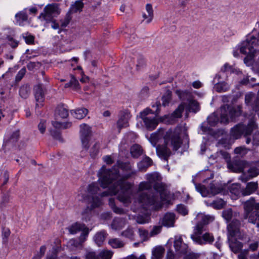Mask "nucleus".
Here are the masks:
<instances>
[{"mask_svg":"<svg viewBox=\"0 0 259 259\" xmlns=\"http://www.w3.org/2000/svg\"><path fill=\"white\" fill-rule=\"evenodd\" d=\"M117 166H114L111 169H106L103 166L98 172L101 186L106 188L114 181L119 178L118 180L113 184L110 189V194H117L118 199L124 203L131 202L132 195V184L126 180L136 174L132 169L129 162L118 161Z\"/></svg>","mask_w":259,"mask_h":259,"instance_id":"obj_1","label":"nucleus"},{"mask_svg":"<svg viewBox=\"0 0 259 259\" xmlns=\"http://www.w3.org/2000/svg\"><path fill=\"white\" fill-rule=\"evenodd\" d=\"M112 186L113 185H112L107 190L99 193V191H100V188L97 183H93L89 185L88 192L89 194L92 196V204L91 208L88 207L82 212V220L86 222L89 220L91 210L101 205L102 202L100 197H103L108 195H115L110 194V189Z\"/></svg>","mask_w":259,"mask_h":259,"instance_id":"obj_2","label":"nucleus"},{"mask_svg":"<svg viewBox=\"0 0 259 259\" xmlns=\"http://www.w3.org/2000/svg\"><path fill=\"white\" fill-rule=\"evenodd\" d=\"M257 128V125L256 124L254 118H251L247 125L239 123L231 128L232 136L237 139L243 135L245 138V143L249 144L251 139L249 137L251 133Z\"/></svg>","mask_w":259,"mask_h":259,"instance_id":"obj_3","label":"nucleus"},{"mask_svg":"<svg viewBox=\"0 0 259 259\" xmlns=\"http://www.w3.org/2000/svg\"><path fill=\"white\" fill-rule=\"evenodd\" d=\"M258 41L253 37H247L245 40L243 41L239 47L241 53L246 55L244 59V63L247 66H250L252 64L256 49L255 48L257 46L256 45Z\"/></svg>","mask_w":259,"mask_h":259,"instance_id":"obj_4","label":"nucleus"},{"mask_svg":"<svg viewBox=\"0 0 259 259\" xmlns=\"http://www.w3.org/2000/svg\"><path fill=\"white\" fill-rule=\"evenodd\" d=\"M166 197L163 198L161 196L159 197L157 194L152 191L142 192L139 195L138 201L145 209L152 206L153 208L157 209L162 207L161 201L166 200Z\"/></svg>","mask_w":259,"mask_h":259,"instance_id":"obj_5","label":"nucleus"},{"mask_svg":"<svg viewBox=\"0 0 259 259\" xmlns=\"http://www.w3.org/2000/svg\"><path fill=\"white\" fill-rule=\"evenodd\" d=\"M147 181L153 186L155 190L159 193L161 197L163 198L167 195V191L164 184L160 183L161 176L157 172H153L146 175Z\"/></svg>","mask_w":259,"mask_h":259,"instance_id":"obj_6","label":"nucleus"},{"mask_svg":"<svg viewBox=\"0 0 259 259\" xmlns=\"http://www.w3.org/2000/svg\"><path fill=\"white\" fill-rule=\"evenodd\" d=\"M44 13H42L39 16V18L42 19L46 22H50L53 20L54 17H57L60 13V10L57 4H52L47 5L44 8Z\"/></svg>","mask_w":259,"mask_h":259,"instance_id":"obj_7","label":"nucleus"},{"mask_svg":"<svg viewBox=\"0 0 259 259\" xmlns=\"http://www.w3.org/2000/svg\"><path fill=\"white\" fill-rule=\"evenodd\" d=\"M239 215L238 212H234V219L227 226L228 237L231 238L237 237L239 239L242 238L240 232L241 222L236 218Z\"/></svg>","mask_w":259,"mask_h":259,"instance_id":"obj_8","label":"nucleus"},{"mask_svg":"<svg viewBox=\"0 0 259 259\" xmlns=\"http://www.w3.org/2000/svg\"><path fill=\"white\" fill-rule=\"evenodd\" d=\"M195 188L203 197L207 196L209 194L215 195L223 191V188L221 186L213 183L209 184L208 189L204 185L200 184H195Z\"/></svg>","mask_w":259,"mask_h":259,"instance_id":"obj_9","label":"nucleus"},{"mask_svg":"<svg viewBox=\"0 0 259 259\" xmlns=\"http://www.w3.org/2000/svg\"><path fill=\"white\" fill-rule=\"evenodd\" d=\"M91 127L85 123L80 125V139L83 148L88 150L89 148V142L92 136Z\"/></svg>","mask_w":259,"mask_h":259,"instance_id":"obj_10","label":"nucleus"},{"mask_svg":"<svg viewBox=\"0 0 259 259\" xmlns=\"http://www.w3.org/2000/svg\"><path fill=\"white\" fill-rule=\"evenodd\" d=\"M151 112V109L146 108L140 113V117L143 120L146 127L149 130L155 129L158 123V121L155 117L148 116Z\"/></svg>","mask_w":259,"mask_h":259,"instance_id":"obj_11","label":"nucleus"},{"mask_svg":"<svg viewBox=\"0 0 259 259\" xmlns=\"http://www.w3.org/2000/svg\"><path fill=\"white\" fill-rule=\"evenodd\" d=\"M220 112V122L225 124L228 123L229 118L232 120L237 113L233 108L228 105L222 106Z\"/></svg>","mask_w":259,"mask_h":259,"instance_id":"obj_12","label":"nucleus"},{"mask_svg":"<svg viewBox=\"0 0 259 259\" xmlns=\"http://www.w3.org/2000/svg\"><path fill=\"white\" fill-rule=\"evenodd\" d=\"M46 92L47 89L42 83H39L34 87L33 92L37 103H41L44 101ZM36 106H38V104L36 103Z\"/></svg>","mask_w":259,"mask_h":259,"instance_id":"obj_13","label":"nucleus"},{"mask_svg":"<svg viewBox=\"0 0 259 259\" xmlns=\"http://www.w3.org/2000/svg\"><path fill=\"white\" fill-rule=\"evenodd\" d=\"M257 97L252 93H249L245 96V102L247 105L250 106L252 110L255 112L259 111V101H257Z\"/></svg>","mask_w":259,"mask_h":259,"instance_id":"obj_14","label":"nucleus"},{"mask_svg":"<svg viewBox=\"0 0 259 259\" xmlns=\"http://www.w3.org/2000/svg\"><path fill=\"white\" fill-rule=\"evenodd\" d=\"M214 241V238L212 234L205 232L200 237H195L194 241L200 245H204L206 244H211Z\"/></svg>","mask_w":259,"mask_h":259,"instance_id":"obj_15","label":"nucleus"},{"mask_svg":"<svg viewBox=\"0 0 259 259\" xmlns=\"http://www.w3.org/2000/svg\"><path fill=\"white\" fill-rule=\"evenodd\" d=\"M130 118V114L127 110L120 112L119 118L117 122V127L120 132L121 129L128 126V120Z\"/></svg>","mask_w":259,"mask_h":259,"instance_id":"obj_16","label":"nucleus"},{"mask_svg":"<svg viewBox=\"0 0 259 259\" xmlns=\"http://www.w3.org/2000/svg\"><path fill=\"white\" fill-rule=\"evenodd\" d=\"M167 142L165 141L164 144L158 145L156 147V153L158 156L167 160L168 157L171 154V151L167 147Z\"/></svg>","mask_w":259,"mask_h":259,"instance_id":"obj_17","label":"nucleus"},{"mask_svg":"<svg viewBox=\"0 0 259 259\" xmlns=\"http://www.w3.org/2000/svg\"><path fill=\"white\" fill-rule=\"evenodd\" d=\"M259 175V168L252 166L247 170V174L243 173L240 176V179L242 182H246L249 180Z\"/></svg>","mask_w":259,"mask_h":259,"instance_id":"obj_18","label":"nucleus"},{"mask_svg":"<svg viewBox=\"0 0 259 259\" xmlns=\"http://www.w3.org/2000/svg\"><path fill=\"white\" fill-rule=\"evenodd\" d=\"M247 162L245 161L236 160L233 163H228V167L232 171L236 172H241L243 170Z\"/></svg>","mask_w":259,"mask_h":259,"instance_id":"obj_19","label":"nucleus"},{"mask_svg":"<svg viewBox=\"0 0 259 259\" xmlns=\"http://www.w3.org/2000/svg\"><path fill=\"white\" fill-rule=\"evenodd\" d=\"M255 200L253 198L246 201L244 203V213L243 214V219L246 220L248 218V214L252 212L254 207Z\"/></svg>","mask_w":259,"mask_h":259,"instance_id":"obj_20","label":"nucleus"},{"mask_svg":"<svg viewBox=\"0 0 259 259\" xmlns=\"http://www.w3.org/2000/svg\"><path fill=\"white\" fill-rule=\"evenodd\" d=\"M176 251L179 254H185L187 252L188 246L183 242L182 239L180 237L174 242Z\"/></svg>","mask_w":259,"mask_h":259,"instance_id":"obj_21","label":"nucleus"},{"mask_svg":"<svg viewBox=\"0 0 259 259\" xmlns=\"http://www.w3.org/2000/svg\"><path fill=\"white\" fill-rule=\"evenodd\" d=\"M228 238L231 250L235 253L240 252L243 247V244L235 238H231V237H228Z\"/></svg>","mask_w":259,"mask_h":259,"instance_id":"obj_22","label":"nucleus"},{"mask_svg":"<svg viewBox=\"0 0 259 259\" xmlns=\"http://www.w3.org/2000/svg\"><path fill=\"white\" fill-rule=\"evenodd\" d=\"M258 184L257 182H249L247 184L245 189L241 190V192L243 196L249 195L256 191L257 188Z\"/></svg>","mask_w":259,"mask_h":259,"instance_id":"obj_23","label":"nucleus"},{"mask_svg":"<svg viewBox=\"0 0 259 259\" xmlns=\"http://www.w3.org/2000/svg\"><path fill=\"white\" fill-rule=\"evenodd\" d=\"M175 221V214L174 213H166L163 217L162 220V224L166 227L174 226Z\"/></svg>","mask_w":259,"mask_h":259,"instance_id":"obj_24","label":"nucleus"},{"mask_svg":"<svg viewBox=\"0 0 259 259\" xmlns=\"http://www.w3.org/2000/svg\"><path fill=\"white\" fill-rule=\"evenodd\" d=\"M176 94L182 101H187L188 102L193 99V95L191 92L187 90L181 91L176 90Z\"/></svg>","mask_w":259,"mask_h":259,"instance_id":"obj_25","label":"nucleus"},{"mask_svg":"<svg viewBox=\"0 0 259 259\" xmlns=\"http://www.w3.org/2000/svg\"><path fill=\"white\" fill-rule=\"evenodd\" d=\"M16 23L20 26H23L24 22L28 20V15L25 9L17 13L15 16Z\"/></svg>","mask_w":259,"mask_h":259,"instance_id":"obj_26","label":"nucleus"},{"mask_svg":"<svg viewBox=\"0 0 259 259\" xmlns=\"http://www.w3.org/2000/svg\"><path fill=\"white\" fill-rule=\"evenodd\" d=\"M205 226V225L200 222H199L197 224L194 230V233L191 236V237L193 241H194L195 237H200L201 235L203 234V233L206 231Z\"/></svg>","mask_w":259,"mask_h":259,"instance_id":"obj_27","label":"nucleus"},{"mask_svg":"<svg viewBox=\"0 0 259 259\" xmlns=\"http://www.w3.org/2000/svg\"><path fill=\"white\" fill-rule=\"evenodd\" d=\"M152 160L149 157L145 156L138 163V167L140 171H145L147 168L151 165Z\"/></svg>","mask_w":259,"mask_h":259,"instance_id":"obj_28","label":"nucleus"},{"mask_svg":"<svg viewBox=\"0 0 259 259\" xmlns=\"http://www.w3.org/2000/svg\"><path fill=\"white\" fill-rule=\"evenodd\" d=\"M125 224L124 219L120 218H116L113 220L111 224V228L114 230H119L124 227Z\"/></svg>","mask_w":259,"mask_h":259,"instance_id":"obj_29","label":"nucleus"},{"mask_svg":"<svg viewBox=\"0 0 259 259\" xmlns=\"http://www.w3.org/2000/svg\"><path fill=\"white\" fill-rule=\"evenodd\" d=\"M88 110L85 108H78L71 111V114L75 118L81 119L83 118L88 114Z\"/></svg>","mask_w":259,"mask_h":259,"instance_id":"obj_30","label":"nucleus"},{"mask_svg":"<svg viewBox=\"0 0 259 259\" xmlns=\"http://www.w3.org/2000/svg\"><path fill=\"white\" fill-rule=\"evenodd\" d=\"M107 235V234L104 230L97 233L94 238L96 243L99 246H101L105 241Z\"/></svg>","mask_w":259,"mask_h":259,"instance_id":"obj_31","label":"nucleus"},{"mask_svg":"<svg viewBox=\"0 0 259 259\" xmlns=\"http://www.w3.org/2000/svg\"><path fill=\"white\" fill-rule=\"evenodd\" d=\"M89 233V229L87 227L85 228L83 230H82V232L79 237V243H78V242L75 240H71L70 241V243L71 244H73L77 246L78 244L82 243L86 240V238L88 236Z\"/></svg>","mask_w":259,"mask_h":259,"instance_id":"obj_32","label":"nucleus"},{"mask_svg":"<svg viewBox=\"0 0 259 259\" xmlns=\"http://www.w3.org/2000/svg\"><path fill=\"white\" fill-rule=\"evenodd\" d=\"M130 151L132 156L136 158H138L143 153L141 146L137 144L133 145L131 148Z\"/></svg>","mask_w":259,"mask_h":259,"instance_id":"obj_33","label":"nucleus"},{"mask_svg":"<svg viewBox=\"0 0 259 259\" xmlns=\"http://www.w3.org/2000/svg\"><path fill=\"white\" fill-rule=\"evenodd\" d=\"M87 227L84 224L76 223L72 225L69 228L68 230L70 234H75L77 232L82 231Z\"/></svg>","mask_w":259,"mask_h":259,"instance_id":"obj_34","label":"nucleus"},{"mask_svg":"<svg viewBox=\"0 0 259 259\" xmlns=\"http://www.w3.org/2000/svg\"><path fill=\"white\" fill-rule=\"evenodd\" d=\"M108 243L113 248H122L125 245V243L118 238L110 239Z\"/></svg>","mask_w":259,"mask_h":259,"instance_id":"obj_35","label":"nucleus"},{"mask_svg":"<svg viewBox=\"0 0 259 259\" xmlns=\"http://www.w3.org/2000/svg\"><path fill=\"white\" fill-rule=\"evenodd\" d=\"M188 109L190 112L195 113L200 109V104L193 99L188 102Z\"/></svg>","mask_w":259,"mask_h":259,"instance_id":"obj_36","label":"nucleus"},{"mask_svg":"<svg viewBox=\"0 0 259 259\" xmlns=\"http://www.w3.org/2000/svg\"><path fill=\"white\" fill-rule=\"evenodd\" d=\"M71 79L69 82L64 85L65 88L71 87L74 90H77L79 89V84L78 80L75 78L74 75H71Z\"/></svg>","mask_w":259,"mask_h":259,"instance_id":"obj_37","label":"nucleus"},{"mask_svg":"<svg viewBox=\"0 0 259 259\" xmlns=\"http://www.w3.org/2000/svg\"><path fill=\"white\" fill-rule=\"evenodd\" d=\"M146 10L148 15H147L144 14L143 17L144 19H147L146 22L149 23L152 21L153 17V11L152 5L149 4H147L146 6Z\"/></svg>","mask_w":259,"mask_h":259,"instance_id":"obj_38","label":"nucleus"},{"mask_svg":"<svg viewBox=\"0 0 259 259\" xmlns=\"http://www.w3.org/2000/svg\"><path fill=\"white\" fill-rule=\"evenodd\" d=\"M229 88V85L224 81L218 82L214 86L215 91L219 93L226 92Z\"/></svg>","mask_w":259,"mask_h":259,"instance_id":"obj_39","label":"nucleus"},{"mask_svg":"<svg viewBox=\"0 0 259 259\" xmlns=\"http://www.w3.org/2000/svg\"><path fill=\"white\" fill-rule=\"evenodd\" d=\"M164 252V249L162 246L156 247L152 251V259H160Z\"/></svg>","mask_w":259,"mask_h":259,"instance_id":"obj_40","label":"nucleus"},{"mask_svg":"<svg viewBox=\"0 0 259 259\" xmlns=\"http://www.w3.org/2000/svg\"><path fill=\"white\" fill-rule=\"evenodd\" d=\"M181 141L180 137L177 135H174L171 138V145L174 150H177L181 146Z\"/></svg>","mask_w":259,"mask_h":259,"instance_id":"obj_41","label":"nucleus"},{"mask_svg":"<svg viewBox=\"0 0 259 259\" xmlns=\"http://www.w3.org/2000/svg\"><path fill=\"white\" fill-rule=\"evenodd\" d=\"M153 187L148 181L142 182L140 183L138 187L139 192H145V191H152V188Z\"/></svg>","mask_w":259,"mask_h":259,"instance_id":"obj_42","label":"nucleus"},{"mask_svg":"<svg viewBox=\"0 0 259 259\" xmlns=\"http://www.w3.org/2000/svg\"><path fill=\"white\" fill-rule=\"evenodd\" d=\"M207 122L211 126H214L219 121L218 114L214 112L207 117Z\"/></svg>","mask_w":259,"mask_h":259,"instance_id":"obj_43","label":"nucleus"},{"mask_svg":"<svg viewBox=\"0 0 259 259\" xmlns=\"http://www.w3.org/2000/svg\"><path fill=\"white\" fill-rule=\"evenodd\" d=\"M30 89L29 85L28 84H24L22 85L19 90L20 96L24 98H27L30 93Z\"/></svg>","mask_w":259,"mask_h":259,"instance_id":"obj_44","label":"nucleus"},{"mask_svg":"<svg viewBox=\"0 0 259 259\" xmlns=\"http://www.w3.org/2000/svg\"><path fill=\"white\" fill-rule=\"evenodd\" d=\"M83 0L76 1L74 4L72 5L70 11L72 13H76L78 11H81L83 7L84 4L82 3Z\"/></svg>","mask_w":259,"mask_h":259,"instance_id":"obj_45","label":"nucleus"},{"mask_svg":"<svg viewBox=\"0 0 259 259\" xmlns=\"http://www.w3.org/2000/svg\"><path fill=\"white\" fill-rule=\"evenodd\" d=\"M172 93L170 91L167 90L162 97V105L163 106H167L171 101Z\"/></svg>","mask_w":259,"mask_h":259,"instance_id":"obj_46","label":"nucleus"},{"mask_svg":"<svg viewBox=\"0 0 259 259\" xmlns=\"http://www.w3.org/2000/svg\"><path fill=\"white\" fill-rule=\"evenodd\" d=\"M121 236L128 238L131 240L134 239V231L131 227H128L126 230L121 233Z\"/></svg>","mask_w":259,"mask_h":259,"instance_id":"obj_47","label":"nucleus"},{"mask_svg":"<svg viewBox=\"0 0 259 259\" xmlns=\"http://www.w3.org/2000/svg\"><path fill=\"white\" fill-rule=\"evenodd\" d=\"M109 204L115 213L119 214L124 213V210L122 208L118 207L115 205L113 198H109Z\"/></svg>","mask_w":259,"mask_h":259,"instance_id":"obj_48","label":"nucleus"},{"mask_svg":"<svg viewBox=\"0 0 259 259\" xmlns=\"http://www.w3.org/2000/svg\"><path fill=\"white\" fill-rule=\"evenodd\" d=\"M146 66V61L144 57L141 54H138L137 57L136 68L138 70L144 68Z\"/></svg>","mask_w":259,"mask_h":259,"instance_id":"obj_49","label":"nucleus"},{"mask_svg":"<svg viewBox=\"0 0 259 259\" xmlns=\"http://www.w3.org/2000/svg\"><path fill=\"white\" fill-rule=\"evenodd\" d=\"M100 149V143L99 142H96L93 145L90 150V156L92 158H95L98 155Z\"/></svg>","mask_w":259,"mask_h":259,"instance_id":"obj_50","label":"nucleus"},{"mask_svg":"<svg viewBox=\"0 0 259 259\" xmlns=\"http://www.w3.org/2000/svg\"><path fill=\"white\" fill-rule=\"evenodd\" d=\"M229 191L234 194L235 196H238L240 193V186L238 184H233L228 187Z\"/></svg>","mask_w":259,"mask_h":259,"instance_id":"obj_51","label":"nucleus"},{"mask_svg":"<svg viewBox=\"0 0 259 259\" xmlns=\"http://www.w3.org/2000/svg\"><path fill=\"white\" fill-rule=\"evenodd\" d=\"M259 217V213L257 211H254L252 212H251L248 214V222L250 223H252L253 224H256L258 218Z\"/></svg>","mask_w":259,"mask_h":259,"instance_id":"obj_52","label":"nucleus"},{"mask_svg":"<svg viewBox=\"0 0 259 259\" xmlns=\"http://www.w3.org/2000/svg\"><path fill=\"white\" fill-rule=\"evenodd\" d=\"M185 105L181 104L175 110V111L172 113L171 116L174 118H180L182 116V114L184 110Z\"/></svg>","mask_w":259,"mask_h":259,"instance_id":"obj_53","label":"nucleus"},{"mask_svg":"<svg viewBox=\"0 0 259 259\" xmlns=\"http://www.w3.org/2000/svg\"><path fill=\"white\" fill-rule=\"evenodd\" d=\"M225 204L226 203L223 199H219L213 201L210 205L215 209H220L223 208Z\"/></svg>","mask_w":259,"mask_h":259,"instance_id":"obj_54","label":"nucleus"},{"mask_svg":"<svg viewBox=\"0 0 259 259\" xmlns=\"http://www.w3.org/2000/svg\"><path fill=\"white\" fill-rule=\"evenodd\" d=\"M233 216V213L231 208L226 209L222 212V217L227 222L232 219Z\"/></svg>","mask_w":259,"mask_h":259,"instance_id":"obj_55","label":"nucleus"},{"mask_svg":"<svg viewBox=\"0 0 259 259\" xmlns=\"http://www.w3.org/2000/svg\"><path fill=\"white\" fill-rule=\"evenodd\" d=\"M198 217L201 218V221L200 222H202L205 226L214 220V217L209 215L200 214Z\"/></svg>","mask_w":259,"mask_h":259,"instance_id":"obj_56","label":"nucleus"},{"mask_svg":"<svg viewBox=\"0 0 259 259\" xmlns=\"http://www.w3.org/2000/svg\"><path fill=\"white\" fill-rule=\"evenodd\" d=\"M113 254V252L110 250H103L99 253V257L102 259H111Z\"/></svg>","mask_w":259,"mask_h":259,"instance_id":"obj_57","label":"nucleus"},{"mask_svg":"<svg viewBox=\"0 0 259 259\" xmlns=\"http://www.w3.org/2000/svg\"><path fill=\"white\" fill-rule=\"evenodd\" d=\"M139 236L142 242L146 241L148 239L149 232L147 230L142 228L139 229Z\"/></svg>","mask_w":259,"mask_h":259,"instance_id":"obj_58","label":"nucleus"},{"mask_svg":"<svg viewBox=\"0 0 259 259\" xmlns=\"http://www.w3.org/2000/svg\"><path fill=\"white\" fill-rule=\"evenodd\" d=\"M57 112L58 115L62 118H67L68 116V111L67 109H66L63 106L58 107Z\"/></svg>","mask_w":259,"mask_h":259,"instance_id":"obj_59","label":"nucleus"},{"mask_svg":"<svg viewBox=\"0 0 259 259\" xmlns=\"http://www.w3.org/2000/svg\"><path fill=\"white\" fill-rule=\"evenodd\" d=\"M249 150L246 148L245 146H240L236 147L234 149V152L236 154H238L241 156L245 155Z\"/></svg>","mask_w":259,"mask_h":259,"instance_id":"obj_60","label":"nucleus"},{"mask_svg":"<svg viewBox=\"0 0 259 259\" xmlns=\"http://www.w3.org/2000/svg\"><path fill=\"white\" fill-rule=\"evenodd\" d=\"M8 41L9 45L13 49L17 48L19 45V41L14 39L11 35H8L6 37Z\"/></svg>","mask_w":259,"mask_h":259,"instance_id":"obj_61","label":"nucleus"},{"mask_svg":"<svg viewBox=\"0 0 259 259\" xmlns=\"http://www.w3.org/2000/svg\"><path fill=\"white\" fill-rule=\"evenodd\" d=\"M19 138L20 131L18 130L12 133L9 139V142L11 143H16L18 141Z\"/></svg>","mask_w":259,"mask_h":259,"instance_id":"obj_62","label":"nucleus"},{"mask_svg":"<svg viewBox=\"0 0 259 259\" xmlns=\"http://www.w3.org/2000/svg\"><path fill=\"white\" fill-rule=\"evenodd\" d=\"M50 133L51 136L56 140H59L61 142H63V139L62 138L61 136V134L60 132H59L57 130H50Z\"/></svg>","mask_w":259,"mask_h":259,"instance_id":"obj_63","label":"nucleus"},{"mask_svg":"<svg viewBox=\"0 0 259 259\" xmlns=\"http://www.w3.org/2000/svg\"><path fill=\"white\" fill-rule=\"evenodd\" d=\"M85 259H100L99 254H97L94 251H89L85 254Z\"/></svg>","mask_w":259,"mask_h":259,"instance_id":"obj_64","label":"nucleus"}]
</instances>
